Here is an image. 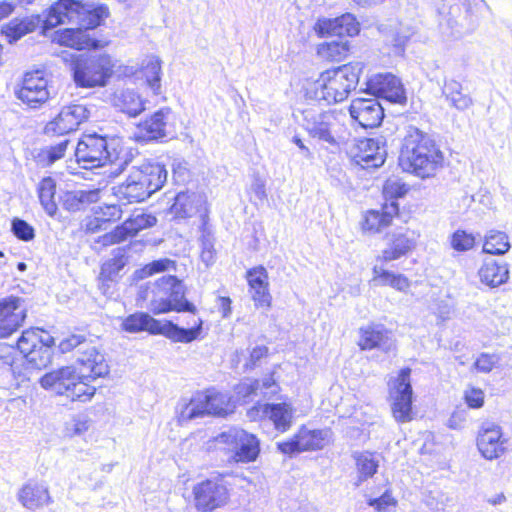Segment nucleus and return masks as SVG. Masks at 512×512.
<instances>
[{"label": "nucleus", "instance_id": "1", "mask_svg": "<svg viewBox=\"0 0 512 512\" xmlns=\"http://www.w3.org/2000/svg\"><path fill=\"white\" fill-rule=\"evenodd\" d=\"M108 15V8L103 5H84L76 0H60L49 9L44 19L38 14L17 17L4 24L1 33L12 44L35 31L40 25L47 30L60 24L71 23L76 27L60 32L59 43L77 50H97L100 47L99 41L92 39L87 31L100 26Z\"/></svg>", "mask_w": 512, "mask_h": 512}, {"label": "nucleus", "instance_id": "2", "mask_svg": "<svg viewBox=\"0 0 512 512\" xmlns=\"http://www.w3.org/2000/svg\"><path fill=\"white\" fill-rule=\"evenodd\" d=\"M443 154L435 142L418 129H411L405 136L399 155V165L406 172L421 178L434 175L442 166Z\"/></svg>", "mask_w": 512, "mask_h": 512}, {"label": "nucleus", "instance_id": "3", "mask_svg": "<svg viewBox=\"0 0 512 512\" xmlns=\"http://www.w3.org/2000/svg\"><path fill=\"white\" fill-rule=\"evenodd\" d=\"M123 147L119 138L106 137L97 133L84 134L78 141L75 157L83 169H93L106 164H117L118 172L128 161L121 157Z\"/></svg>", "mask_w": 512, "mask_h": 512}, {"label": "nucleus", "instance_id": "4", "mask_svg": "<svg viewBox=\"0 0 512 512\" xmlns=\"http://www.w3.org/2000/svg\"><path fill=\"white\" fill-rule=\"evenodd\" d=\"M167 170L160 163L143 162L133 167L124 183L114 188V194L128 202H141L162 188Z\"/></svg>", "mask_w": 512, "mask_h": 512}, {"label": "nucleus", "instance_id": "5", "mask_svg": "<svg viewBox=\"0 0 512 512\" xmlns=\"http://www.w3.org/2000/svg\"><path fill=\"white\" fill-rule=\"evenodd\" d=\"M141 297L148 301V307L154 314L192 312V303L185 299L184 285L172 275H164L149 283L141 291Z\"/></svg>", "mask_w": 512, "mask_h": 512}, {"label": "nucleus", "instance_id": "6", "mask_svg": "<svg viewBox=\"0 0 512 512\" xmlns=\"http://www.w3.org/2000/svg\"><path fill=\"white\" fill-rule=\"evenodd\" d=\"M39 382L42 388L64 395L72 401L85 402L90 400L96 392V388L87 383L72 365L46 373Z\"/></svg>", "mask_w": 512, "mask_h": 512}, {"label": "nucleus", "instance_id": "7", "mask_svg": "<svg viewBox=\"0 0 512 512\" xmlns=\"http://www.w3.org/2000/svg\"><path fill=\"white\" fill-rule=\"evenodd\" d=\"M359 82V72L353 66H336L321 73L316 82V94L327 104L342 102Z\"/></svg>", "mask_w": 512, "mask_h": 512}, {"label": "nucleus", "instance_id": "8", "mask_svg": "<svg viewBox=\"0 0 512 512\" xmlns=\"http://www.w3.org/2000/svg\"><path fill=\"white\" fill-rule=\"evenodd\" d=\"M218 444H226L234 450L233 458L238 463L254 462L260 454V440L244 429L233 427L215 437Z\"/></svg>", "mask_w": 512, "mask_h": 512}, {"label": "nucleus", "instance_id": "9", "mask_svg": "<svg viewBox=\"0 0 512 512\" xmlns=\"http://www.w3.org/2000/svg\"><path fill=\"white\" fill-rule=\"evenodd\" d=\"M301 115L300 124L310 137L331 146L338 145L335 137L337 118L332 112L307 108L301 111Z\"/></svg>", "mask_w": 512, "mask_h": 512}, {"label": "nucleus", "instance_id": "10", "mask_svg": "<svg viewBox=\"0 0 512 512\" xmlns=\"http://www.w3.org/2000/svg\"><path fill=\"white\" fill-rule=\"evenodd\" d=\"M410 368H403L390 385V398L392 400V413L397 422L412 420L413 390L410 382Z\"/></svg>", "mask_w": 512, "mask_h": 512}, {"label": "nucleus", "instance_id": "11", "mask_svg": "<svg viewBox=\"0 0 512 512\" xmlns=\"http://www.w3.org/2000/svg\"><path fill=\"white\" fill-rule=\"evenodd\" d=\"M477 447L485 459L493 460L512 450V441L504 436L500 425L486 420L479 428Z\"/></svg>", "mask_w": 512, "mask_h": 512}, {"label": "nucleus", "instance_id": "12", "mask_svg": "<svg viewBox=\"0 0 512 512\" xmlns=\"http://www.w3.org/2000/svg\"><path fill=\"white\" fill-rule=\"evenodd\" d=\"M329 430H309L305 426L289 440L278 442V450L287 455H293L304 451L323 449L330 442Z\"/></svg>", "mask_w": 512, "mask_h": 512}, {"label": "nucleus", "instance_id": "13", "mask_svg": "<svg viewBox=\"0 0 512 512\" xmlns=\"http://www.w3.org/2000/svg\"><path fill=\"white\" fill-rule=\"evenodd\" d=\"M234 408L232 397L214 388L197 393L194 397V418L201 415L224 417L233 413Z\"/></svg>", "mask_w": 512, "mask_h": 512}, {"label": "nucleus", "instance_id": "14", "mask_svg": "<svg viewBox=\"0 0 512 512\" xmlns=\"http://www.w3.org/2000/svg\"><path fill=\"white\" fill-rule=\"evenodd\" d=\"M48 81L42 70L24 75L22 86L15 91L16 97L29 108H39L49 98Z\"/></svg>", "mask_w": 512, "mask_h": 512}, {"label": "nucleus", "instance_id": "15", "mask_svg": "<svg viewBox=\"0 0 512 512\" xmlns=\"http://www.w3.org/2000/svg\"><path fill=\"white\" fill-rule=\"evenodd\" d=\"M89 115L90 111L85 105L65 106L54 119L45 125L44 133L49 136L66 135L77 130L79 125L89 118Z\"/></svg>", "mask_w": 512, "mask_h": 512}, {"label": "nucleus", "instance_id": "16", "mask_svg": "<svg viewBox=\"0 0 512 512\" xmlns=\"http://www.w3.org/2000/svg\"><path fill=\"white\" fill-rule=\"evenodd\" d=\"M294 412L291 403H266L258 404L248 410L247 415L251 420L268 419L273 423L274 428L281 433L288 431L294 420Z\"/></svg>", "mask_w": 512, "mask_h": 512}, {"label": "nucleus", "instance_id": "17", "mask_svg": "<svg viewBox=\"0 0 512 512\" xmlns=\"http://www.w3.org/2000/svg\"><path fill=\"white\" fill-rule=\"evenodd\" d=\"M366 91L392 103H402L406 99L400 79L392 73H378L370 76L366 81Z\"/></svg>", "mask_w": 512, "mask_h": 512}, {"label": "nucleus", "instance_id": "18", "mask_svg": "<svg viewBox=\"0 0 512 512\" xmlns=\"http://www.w3.org/2000/svg\"><path fill=\"white\" fill-rule=\"evenodd\" d=\"M351 118L362 128H376L384 118V108L376 98H355L349 106Z\"/></svg>", "mask_w": 512, "mask_h": 512}, {"label": "nucleus", "instance_id": "19", "mask_svg": "<svg viewBox=\"0 0 512 512\" xmlns=\"http://www.w3.org/2000/svg\"><path fill=\"white\" fill-rule=\"evenodd\" d=\"M85 347L78 350L76 362L80 365L79 371L85 381L89 383L100 377H105L109 373V366L103 353L95 346L84 345Z\"/></svg>", "mask_w": 512, "mask_h": 512}, {"label": "nucleus", "instance_id": "20", "mask_svg": "<svg viewBox=\"0 0 512 512\" xmlns=\"http://www.w3.org/2000/svg\"><path fill=\"white\" fill-rule=\"evenodd\" d=\"M194 204H197V213L201 220L199 227L201 233L199 238L201 246L200 259L206 267H209L215 262L216 251L214 249V232L209 224L206 195L199 194L196 199L194 198Z\"/></svg>", "mask_w": 512, "mask_h": 512}, {"label": "nucleus", "instance_id": "21", "mask_svg": "<svg viewBox=\"0 0 512 512\" xmlns=\"http://www.w3.org/2000/svg\"><path fill=\"white\" fill-rule=\"evenodd\" d=\"M22 302L15 296L0 299V338L9 337L22 326L26 318Z\"/></svg>", "mask_w": 512, "mask_h": 512}, {"label": "nucleus", "instance_id": "22", "mask_svg": "<svg viewBox=\"0 0 512 512\" xmlns=\"http://www.w3.org/2000/svg\"><path fill=\"white\" fill-rule=\"evenodd\" d=\"M228 491L216 481L206 480L194 487L195 507L201 512L212 511L226 504Z\"/></svg>", "mask_w": 512, "mask_h": 512}, {"label": "nucleus", "instance_id": "23", "mask_svg": "<svg viewBox=\"0 0 512 512\" xmlns=\"http://www.w3.org/2000/svg\"><path fill=\"white\" fill-rule=\"evenodd\" d=\"M386 156L385 140L378 137L360 140L353 158L363 168H377L384 164Z\"/></svg>", "mask_w": 512, "mask_h": 512}, {"label": "nucleus", "instance_id": "24", "mask_svg": "<svg viewBox=\"0 0 512 512\" xmlns=\"http://www.w3.org/2000/svg\"><path fill=\"white\" fill-rule=\"evenodd\" d=\"M170 118V109L165 108L156 111L138 124L134 133L135 139L139 142H149L166 137Z\"/></svg>", "mask_w": 512, "mask_h": 512}, {"label": "nucleus", "instance_id": "25", "mask_svg": "<svg viewBox=\"0 0 512 512\" xmlns=\"http://www.w3.org/2000/svg\"><path fill=\"white\" fill-rule=\"evenodd\" d=\"M419 234L410 229L397 231L387 236V247L382 251L378 260L390 262L408 254L415 249Z\"/></svg>", "mask_w": 512, "mask_h": 512}, {"label": "nucleus", "instance_id": "26", "mask_svg": "<svg viewBox=\"0 0 512 512\" xmlns=\"http://www.w3.org/2000/svg\"><path fill=\"white\" fill-rule=\"evenodd\" d=\"M21 505L31 511L43 508L53 502L47 484L43 481L30 479L17 492Z\"/></svg>", "mask_w": 512, "mask_h": 512}, {"label": "nucleus", "instance_id": "27", "mask_svg": "<svg viewBox=\"0 0 512 512\" xmlns=\"http://www.w3.org/2000/svg\"><path fill=\"white\" fill-rule=\"evenodd\" d=\"M358 345L361 350L377 348L385 353L395 349V340L391 331L383 325L370 324L360 328Z\"/></svg>", "mask_w": 512, "mask_h": 512}, {"label": "nucleus", "instance_id": "28", "mask_svg": "<svg viewBox=\"0 0 512 512\" xmlns=\"http://www.w3.org/2000/svg\"><path fill=\"white\" fill-rule=\"evenodd\" d=\"M246 280L255 306L257 308H270L272 296L269 292V277L266 268L259 265L247 270Z\"/></svg>", "mask_w": 512, "mask_h": 512}, {"label": "nucleus", "instance_id": "29", "mask_svg": "<svg viewBox=\"0 0 512 512\" xmlns=\"http://www.w3.org/2000/svg\"><path fill=\"white\" fill-rule=\"evenodd\" d=\"M112 66H73V79L77 86L92 88L105 86L112 76Z\"/></svg>", "mask_w": 512, "mask_h": 512}, {"label": "nucleus", "instance_id": "30", "mask_svg": "<svg viewBox=\"0 0 512 512\" xmlns=\"http://www.w3.org/2000/svg\"><path fill=\"white\" fill-rule=\"evenodd\" d=\"M398 214L397 202H385L381 211L370 210L366 213L363 222V230L372 233L380 232L389 226L394 215Z\"/></svg>", "mask_w": 512, "mask_h": 512}, {"label": "nucleus", "instance_id": "31", "mask_svg": "<svg viewBox=\"0 0 512 512\" xmlns=\"http://www.w3.org/2000/svg\"><path fill=\"white\" fill-rule=\"evenodd\" d=\"M478 274L482 283L492 288L498 287L509 279L508 264L497 262L494 259H486Z\"/></svg>", "mask_w": 512, "mask_h": 512}, {"label": "nucleus", "instance_id": "32", "mask_svg": "<svg viewBox=\"0 0 512 512\" xmlns=\"http://www.w3.org/2000/svg\"><path fill=\"white\" fill-rule=\"evenodd\" d=\"M129 247H118L112 251V258L101 266L99 278L104 281H115L128 263Z\"/></svg>", "mask_w": 512, "mask_h": 512}, {"label": "nucleus", "instance_id": "33", "mask_svg": "<svg viewBox=\"0 0 512 512\" xmlns=\"http://www.w3.org/2000/svg\"><path fill=\"white\" fill-rule=\"evenodd\" d=\"M113 105L131 117L139 115L145 109L141 97L129 89L115 93Z\"/></svg>", "mask_w": 512, "mask_h": 512}, {"label": "nucleus", "instance_id": "34", "mask_svg": "<svg viewBox=\"0 0 512 512\" xmlns=\"http://www.w3.org/2000/svg\"><path fill=\"white\" fill-rule=\"evenodd\" d=\"M160 327V321L154 319L147 313H135L128 316L122 322V328L130 333L148 331L151 334H157Z\"/></svg>", "mask_w": 512, "mask_h": 512}, {"label": "nucleus", "instance_id": "35", "mask_svg": "<svg viewBox=\"0 0 512 512\" xmlns=\"http://www.w3.org/2000/svg\"><path fill=\"white\" fill-rule=\"evenodd\" d=\"M358 479L355 485L358 487L362 482L373 477L379 467L378 457L371 452H361L354 455Z\"/></svg>", "mask_w": 512, "mask_h": 512}, {"label": "nucleus", "instance_id": "36", "mask_svg": "<svg viewBox=\"0 0 512 512\" xmlns=\"http://www.w3.org/2000/svg\"><path fill=\"white\" fill-rule=\"evenodd\" d=\"M350 52L348 41H331L318 45L317 54L325 61L341 62Z\"/></svg>", "mask_w": 512, "mask_h": 512}, {"label": "nucleus", "instance_id": "37", "mask_svg": "<svg viewBox=\"0 0 512 512\" xmlns=\"http://www.w3.org/2000/svg\"><path fill=\"white\" fill-rule=\"evenodd\" d=\"M136 79L142 81L155 95L162 93L161 66H140L135 71Z\"/></svg>", "mask_w": 512, "mask_h": 512}, {"label": "nucleus", "instance_id": "38", "mask_svg": "<svg viewBox=\"0 0 512 512\" xmlns=\"http://www.w3.org/2000/svg\"><path fill=\"white\" fill-rule=\"evenodd\" d=\"M443 94L451 102V105L458 110H466L472 105L471 97L462 93L461 84L455 80L445 82Z\"/></svg>", "mask_w": 512, "mask_h": 512}, {"label": "nucleus", "instance_id": "39", "mask_svg": "<svg viewBox=\"0 0 512 512\" xmlns=\"http://www.w3.org/2000/svg\"><path fill=\"white\" fill-rule=\"evenodd\" d=\"M55 192L56 183L51 177H46L39 183V200L46 213L50 216H54L57 212Z\"/></svg>", "mask_w": 512, "mask_h": 512}, {"label": "nucleus", "instance_id": "40", "mask_svg": "<svg viewBox=\"0 0 512 512\" xmlns=\"http://www.w3.org/2000/svg\"><path fill=\"white\" fill-rule=\"evenodd\" d=\"M156 223L157 219L152 214L134 213L121 225L127 238H129L135 236L139 231L143 229L153 227L156 225Z\"/></svg>", "mask_w": 512, "mask_h": 512}, {"label": "nucleus", "instance_id": "41", "mask_svg": "<svg viewBox=\"0 0 512 512\" xmlns=\"http://www.w3.org/2000/svg\"><path fill=\"white\" fill-rule=\"evenodd\" d=\"M510 247L509 238L505 232L491 230L485 236L483 245L485 253L503 255L509 251Z\"/></svg>", "mask_w": 512, "mask_h": 512}, {"label": "nucleus", "instance_id": "42", "mask_svg": "<svg viewBox=\"0 0 512 512\" xmlns=\"http://www.w3.org/2000/svg\"><path fill=\"white\" fill-rule=\"evenodd\" d=\"M69 144L70 140L65 138L57 144L49 145L42 148L36 156L38 164H40L43 167H46L62 159L65 156Z\"/></svg>", "mask_w": 512, "mask_h": 512}, {"label": "nucleus", "instance_id": "43", "mask_svg": "<svg viewBox=\"0 0 512 512\" xmlns=\"http://www.w3.org/2000/svg\"><path fill=\"white\" fill-rule=\"evenodd\" d=\"M157 334H162L175 342H192V329L180 328L171 321H160V327Z\"/></svg>", "mask_w": 512, "mask_h": 512}, {"label": "nucleus", "instance_id": "44", "mask_svg": "<svg viewBox=\"0 0 512 512\" xmlns=\"http://www.w3.org/2000/svg\"><path fill=\"white\" fill-rule=\"evenodd\" d=\"M334 19L336 24L337 36H355L359 33L360 24L353 14L345 13Z\"/></svg>", "mask_w": 512, "mask_h": 512}, {"label": "nucleus", "instance_id": "45", "mask_svg": "<svg viewBox=\"0 0 512 512\" xmlns=\"http://www.w3.org/2000/svg\"><path fill=\"white\" fill-rule=\"evenodd\" d=\"M192 211V195L188 192H179L173 205L171 206V213L175 218L186 219L191 216Z\"/></svg>", "mask_w": 512, "mask_h": 512}, {"label": "nucleus", "instance_id": "46", "mask_svg": "<svg viewBox=\"0 0 512 512\" xmlns=\"http://www.w3.org/2000/svg\"><path fill=\"white\" fill-rule=\"evenodd\" d=\"M41 333H43V331L38 328H31L23 331L17 342L18 350L24 356L33 351V349L38 347L39 342H41Z\"/></svg>", "mask_w": 512, "mask_h": 512}, {"label": "nucleus", "instance_id": "47", "mask_svg": "<svg viewBox=\"0 0 512 512\" xmlns=\"http://www.w3.org/2000/svg\"><path fill=\"white\" fill-rule=\"evenodd\" d=\"M52 350L45 346H38L24 357L27 362L37 369L47 367L52 361Z\"/></svg>", "mask_w": 512, "mask_h": 512}, {"label": "nucleus", "instance_id": "48", "mask_svg": "<svg viewBox=\"0 0 512 512\" xmlns=\"http://www.w3.org/2000/svg\"><path fill=\"white\" fill-rule=\"evenodd\" d=\"M259 388V380L245 379L235 386L234 391L239 400L248 402L254 397L259 396Z\"/></svg>", "mask_w": 512, "mask_h": 512}, {"label": "nucleus", "instance_id": "49", "mask_svg": "<svg viewBox=\"0 0 512 512\" xmlns=\"http://www.w3.org/2000/svg\"><path fill=\"white\" fill-rule=\"evenodd\" d=\"M451 247L459 252L472 249L475 245V237L464 230H456L450 238Z\"/></svg>", "mask_w": 512, "mask_h": 512}, {"label": "nucleus", "instance_id": "50", "mask_svg": "<svg viewBox=\"0 0 512 512\" xmlns=\"http://www.w3.org/2000/svg\"><path fill=\"white\" fill-rule=\"evenodd\" d=\"M91 193L85 191L67 192L63 199V206L68 211H79L83 204L90 200Z\"/></svg>", "mask_w": 512, "mask_h": 512}, {"label": "nucleus", "instance_id": "51", "mask_svg": "<svg viewBox=\"0 0 512 512\" xmlns=\"http://www.w3.org/2000/svg\"><path fill=\"white\" fill-rule=\"evenodd\" d=\"M406 193L407 188L405 184L401 183L399 180L389 179L383 186V195L386 202L388 200H390V203L396 202V199L403 197Z\"/></svg>", "mask_w": 512, "mask_h": 512}, {"label": "nucleus", "instance_id": "52", "mask_svg": "<svg viewBox=\"0 0 512 512\" xmlns=\"http://www.w3.org/2000/svg\"><path fill=\"white\" fill-rule=\"evenodd\" d=\"M13 234L22 241H30L35 237L34 228L20 218H14L11 224Z\"/></svg>", "mask_w": 512, "mask_h": 512}, {"label": "nucleus", "instance_id": "53", "mask_svg": "<svg viewBox=\"0 0 512 512\" xmlns=\"http://www.w3.org/2000/svg\"><path fill=\"white\" fill-rule=\"evenodd\" d=\"M128 238L124 232L122 225H118L115 229L109 233L99 236L95 243L100 244L102 247H108L114 244L126 241Z\"/></svg>", "mask_w": 512, "mask_h": 512}, {"label": "nucleus", "instance_id": "54", "mask_svg": "<svg viewBox=\"0 0 512 512\" xmlns=\"http://www.w3.org/2000/svg\"><path fill=\"white\" fill-rule=\"evenodd\" d=\"M368 505L375 508L378 512H389V508L395 507L397 505V501L392 496L391 492L386 490L380 497L370 498L368 500Z\"/></svg>", "mask_w": 512, "mask_h": 512}, {"label": "nucleus", "instance_id": "55", "mask_svg": "<svg viewBox=\"0 0 512 512\" xmlns=\"http://www.w3.org/2000/svg\"><path fill=\"white\" fill-rule=\"evenodd\" d=\"M318 37L337 36L334 18H319L313 26Z\"/></svg>", "mask_w": 512, "mask_h": 512}, {"label": "nucleus", "instance_id": "56", "mask_svg": "<svg viewBox=\"0 0 512 512\" xmlns=\"http://www.w3.org/2000/svg\"><path fill=\"white\" fill-rule=\"evenodd\" d=\"M171 269H175V262L168 258H162L147 264L142 272L145 276H151L155 273L170 271Z\"/></svg>", "mask_w": 512, "mask_h": 512}, {"label": "nucleus", "instance_id": "57", "mask_svg": "<svg viewBox=\"0 0 512 512\" xmlns=\"http://www.w3.org/2000/svg\"><path fill=\"white\" fill-rule=\"evenodd\" d=\"M498 361L499 357L495 354L481 353L474 362V367L481 373H489Z\"/></svg>", "mask_w": 512, "mask_h": 512}, {"label": "nucleus", "instance_id": "58", "mask_svg": "<svg viewBox=\"0 0 512 512\" xmlns=\"http://www.w3.org/2000/svg\"><path fill=\"white\" fill-rule=\"evenodd\" d=\"M89 343L86 341L85 337L83 335H70L69 337L63 339L59 343V349L62 353H67L72 351L75 348H78V350L83 349L85 346Z\"/></svg>", "mask_w": 512, "mask_h": 512}, {"label": "nucleus", "instance_id": "59", "mask_svg": "<svg viewBox=\"0 0 512 512\" xmlns=\"http://www.w3.org/2000/svg\"><path fill=\"white\" fill-rule=\"evenodd\" d=\"M465 401L470 408H480L484 404V393L481 389L471 388L465 392Z\"/></svg>", "mask_w": 512, "mask_h": 512}, {"label": "nucleus", "instance_id": "60", "mask_svg": "<svg viewBox=\"0 0 512 512\" xmlns=\"http://www.w3.org/2000/svg\"><path fill=\"white\" fill-rule=\"evenodd\" d=\"M259 381H260V388L258 390L259 395H262L263 397H271V396H274L278 392L279 387H278L277 383L275 382L272 375L267 376Z\"/></svg>", "mask_w": 512, "mask_h": 512}, {"label": "nucleus", "instance_id": "61", "mask_svg": "<svg viewBox=\"0 0 512 512\" xmlns=\"http://www.w3.org/2000/svg\"><path fill=\"white\" fill-rule=\"evenodd\" d=\"M16 350L14 346L0 343V367L1 366H12L14 363Z\"/></svg>", "mask_w": 512, "mask_h": 512}, {"label": "nucleus", "instance_id": "62", "mask_svg": "<svg viewBox=\"0 0 512 512\" xmlns=\"http://www.w3.org/2000/svg\"><path fill=\"white\" fill-rule=\"evenodd\" d=\"M192 400L184 402L178 406L177 410V422L181 426H188L192 419Z\"/></svg>", "mask_w": 512, "mask_h": 512}, {"label": "nucleus", "instance_id": "63", "mask_svg": "<svg viewBox=\"0 0 512 512\" xmlns=\"http://www.w3.org/2000/svg\"><path fill=\"white\" fill-rule=\"evenodd\" d=\"M100 211H96V214H99L101 217H105V222L108 223L111 220L120 219L122 210L120 206L112 204L105 205L104 207H99Z\"/></svg>", "mask_w": 512, "mask_h": 512}, {"label": "nucleus", "instance_id": "64", "mask_svg": "<svg viewBox=\"0 0 512 512\" xmlns=\"http://www.w3.org/2000/svg\"><path fill=\"white\" fill-rule=\"evenodd\" d=\"M373 281L379 285H389L394 276V273L384 269L382 266L375 265L373 267Z\"/></svg>", "mask_w": 512, "mask_h": 512}]
</instances>
